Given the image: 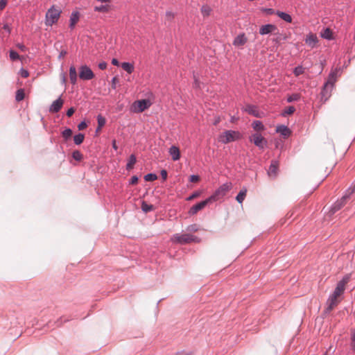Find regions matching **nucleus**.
Listing matches in <instances>:
<instances>
[{"mask_svg":"<svg viewBox=\"0 0 355 355\" xmlns=\"http://www.w3.org/2000/svg\"><path fill=\"white\" fill-rule=\"evenodd\" d=\"M350 277V275L347 274L337 283L333 293L330 295L327 300V306L324 311L326 313H329L338 304L337 298L344 292L345 285L349 282Z\"/></svg>","mask_w":355,"mask_h":355,"instance_id":"1","label":"nucleus"},{"mask_svg":"<svg viewBox=\"0 0 355 355\" xmlns=\"http://www.w3.org/2000/svg\"><path fill=\"white\" fill-rule=\"evenodd\" d=\"M336 81V71H331L329 76L327 82L324 83L320 94L322 98L327 100L331 95V92L333 89L335 82Z\"/></svg>","mask_w":355,"mask_h":355,"instance_id":"2","label":"nucleus"},{"mask_svg":"<svg viewBox=\"0 0 355 355\" xmlns=\"http://www.w3.org/2000/svg\"><path fill=\"white\" fill-rule=\"evenodd\" d=\"M355 192V184L350 187L347 189L340 200L335 202L331 207L330 212L331 214H335L340 210L345 204L347 199L349 198L351 195Z\"/></svg>","mask_w":355,"mask_h":355,"instance_id":"3","label":"nucleus"},{"mask_svg":"<svg viewBox=\"0 0 355 355\" xmlns=\"http://www.w3.org/2000/svg\"><path fill=\"white\" fill-rule=\"evenodd\" d=\"M232 184L231 182H225L220 186L214 193L207 198L210 203L216 202L223 198L226 193L232 189Z\"/></svg>","mask_w":355,"mask_h":355,"instance_id":"4","label":"nucleus"},{"mask_svg":"<svg viewBox=\"0 0 355 355\" xmlns=\"http://www.w3.org/2000/svg\"><path fill=\"white\" fill-rule=\"evenodd\" d=\"M61 10L56 9L54 6H52L46 12L45 16V24L46 26H51L55 24L60 15Z\"/></svg>","mask_w":355,"mask_h":355,"instance_id":"5","label":"nucleus"},{"mask_svg":"<svg viewBox=\"0 0 355 355\" xmlns=\"http://www.w3.org/2000/svg\"><path fill=\"white\" fill-rule=\"evenodd\" d=\"M175 241L180 244H187L191 242L199 243L200 239L191 234H175L173 235Z\"/></svg>","mask_w":355,"mask_h":355,"instance_id":"6","label":"nucleus"},{"mask_svg":"<svg viewBox=\"0 0 355 355\" xmlns=\"http://www.w3.org/2000/svg\"><path fill=\"white\" fill-rule=\"evenodd\" d=\"M239 139V132L234 130H226L220 136V141L223 144H228Z\"/></svg>","mask_w":355,"mask_h":355,"instance_id":"7","label":"nucleus"},{"mask_svg":"<svg viewBox=\"0 0 355 355\" xmlns=\"http://www.w3.org/2000/svg\"><path fill=\"white\" fill-rule=\"evenodd\" d=\"M94 77V73L87 65H82L79 69V78L83 80H89Z\"/></svg>","mask_w":355,"mask_h":355,"instance_id":"8","label":"nucleus"},{"mask_svg":"<svg viewBox=\"0 0 355 355\" xmlns=\"http://www.w3.org/2000/svg\"><path fill=\"white\" fill-rule=\"evenodd\" d=\"M250 141L251 142H253L256 146H257L259 149L261 150L265 148L268 143L266 139L263 137H262L261 134L259 133L253 134L252 137L250 138Z\"/></svg>","mask_w":355,"mask_h":355,"instance_id":"9","label":"nucleus"},{"mask_svg":"<svg viewBox=\"0 0 355 355\" xmlns=\"http://www.w3.org/2000/svg\"><path fill=\"white\" fill-rule=\"evenodd\" d=\"M209 203H210V202L208 200L207 198H206L205 200L196 203L190 208V209L189 210V214L191 216L196 214L199 211L202 210Z\"/></svg>","mask_w":355,"mask_h":355,"instance_id":"10","label":"nucleus"},{"mask_svg":"<svg viewBox=\"0 0 355 355\" xmlns=\"http://www.w3.org/2000/svg\"><path fill=\"white\" fill-rule=\"evenodd\" d=\"M275 31H277V27L272 24H267L261 26L259 28V34L261 35H268L272 33H274Z\"/></svg>","mask_w":355,"mask_h":355,"instance_id":"11","label":"nucleus"},{"mask_svg":"<svg viewBox=\"0 0 355 355\" xmlns=\"http://www.w3.org/2000/svg\"><path fill=\"white\" fill-rule=\"evenodd\" d=\"M64 103L63 100L60 96L58 99L54 101L49 107V112L52 113L58 112L62 107Z\"/></svg>","mask_w":355,"mask_h":355,"instance_id":"12","label":"nucleus"},{"mask_svg":"<svg viewBox=\"0 0 355 355\" xmlns=\"http://www.w3.org/2000/svg\"><path fill=\"white\" fill-rule=\"evenodd\" d=\"M279 167V162L277 160L273 159L270 162V165L269 166L268 171V175L270 177L275 178L277 175Z\"/></svg>","mask_w":355,"mask_h":355,"instance_id":"13","label":"nucleus"},{"mask_svg":"<svg viewBox=\"0 0 355 355\" xmlns=\"http://www.w3.org/2000/svg\"><path fill=\"white\" fill-rule=\"evenodd\" d=\"M248 42V38L245 33H240L238 35L233 41V45L235 46H243Z\"/></svg>","mask_w":355,"mask_h":355,"instance_id":"14","label":"nucleus"},{"mask_svg":"<svg viewBox=\"0 0 355 355\" xmlns=\"http://www.w3.org/2000/svg\"><path fill=\"white\" fill-rule=\"evenodd\" d=\"M276 132L280 133L284 138L288 137L291 134V130L285 125H277Z\"/></svg>","mask_w":355,"mask_h":355,"instance_id":"15","label":"nucleus"},{"mask_svg":"<svg viewBox=\"0 0 355 355\" xmlns=\"http://www.w3.org/2000/svg\"><path fill=\"white\" fill-rule=\"evenodd\" d=\"M137 107H138V112H142L145 110L148 109L151 103L149 100L148 99H142L137 101Z\"/></svg>","mask_w":355,"mask_h":355,"instance_id":"16","label":"nucleus"},{"mask_svg":"<svg viewBox=\"0 0 355 355\" xmlns=\"http://www.w3.org/2000/svg\"><path fill=\"white\" fill-rule=\"evenodd\" d=\"M168 152H169V154L171 155L172 159L173 161H177V160L180 159V149L177 146H172L169 148Z\"/></svg>","mask_w":355,"mask_h":355,"instance_id":"17","label":"nucleus"},{"mask_svg":"<svg viewBox=\"0 0 355 355\" xmlns=\"http://www.w3.org/2000/svg\"><path fill=\"white\" fill-rule=\"evenodd\" d=\"M305 42L309 46L313 47L318 42V40L315 34L310 33L307 35Z\"/></svg>","mask_w":355,"mask_h":355,"instance_id":"18","label":"nucleus"},{"mask_svg":"<svg viewBox=\"0 0 355 355\" xmlns=\"http://www.w3.org/2000/svg\"><path fill=\"white\" fill-rule=\"evenodd\" d=\"M69 78L72 85L76 84L77 82V73L74 65H71L69 67Z\"/></svg>","mask_w":355,"mask_h":355,"instance_id":"19","label":"nucleus"},{"mask_svg":"<svg viewBox=\"0 0 355 355\" xmlns=\"http://www.w3.org/2000/svg\"><path fill=\"white\" fill-rule=\"evenodd\" d=\"M276 15L279 18H281L282 20L285 21L286 22H288V23L292 22V17L288 13H286L283 11L277 10Z\"/></svg>","mask_w":355,"mask_h":355,"instance_id":"20","label":"nucleus"},{"mask_svg":"<svg viewBox=\"0 0 355 355\" xmlns=\"http://www.w3.org/2000/svg\"><path fill=\"white\" fill-rule=\"evenodd\" d=\"M245 111L247 112L249 114H251L255 117H259V111L257 110V107L252 105H248L245 109Z\"/></svg>","mask_w":355,"mask_h":355,"instance_id":"21","label":"nucleus"},{"mask_svg":"<svg viewBox=\"0 0 355 355\" xmlns=\"http://www.w3.org/2000/svg\"><path fill=\"white\" fill-rule=\"evenodd\" d=\"M136 162V156L134 154L130 155L126 164V169L128 171L132 169Z\"/></svg>","mask_w":355,"mask_h":355,"instance_id":"22","label":"nucleus"},{"mask_svg":"<svg viewBox=\"0 0 355 355\" xmlns=\"http://www.w3.org/2000/svg\"><path fill=\"white\" fill-rule=\"evenodd\" d=\"M247 193V189L243 187L236 196V200L239 203H242L244 200Z\"/></svg>","mask_w":355,"mask_h":355,"instance_id":"23","label":"nucleus"},{"mask_svg":"<svg viewBox=\"0 0 355 355\" xmlns=\"http://www.w3.org/2000/svg\"><path fill=\"white\" fill-rule=\"evenodd\" d=\"M122 69L128 73H132L134 71V65L128 62H123L121 63Z\"/></svg>","mask_w":355,"mask_h":355,"instance_id":"24","label":"nucleus"},{"mask_svg":"<svg viewBox=\"0 0 355 355\" xmlns=\"http://www.w3.org/2000/svg\"><path fill=\"white\" fill-rule=\"evenodd\" d=\"M141 208L144 213H148L155 209L153 205H149L146 201H142Z\"/></svg>","mask_w":355,"mask_h":355,"instance_id":"25","label":"nucleus"},{"mask_svg":"<svg viewBox=\"0 0 355 355\" xmlns=\"http://www.w3.org/2000/svg\"><path fill=\"white\" fill-rule=\"evenodd\" d=\"M321 37L328 40H332L333 37L331 30L329 28H324L323 32L321 33Z\"/></svg>","mask_w":355,"mask_h":355,"instance_id":"26","label":"nucleus"},{"mask_svg":"<svg viewBox=\"0 0 355 355\" xmlns=\"http://www.w3.org/2000/svg\"><path fill=\"white\" fill-rule=\"evenodd\" d=\"M252 127L254 130L257 131H261L265 129V127L261 121H254L252 123Z\"/></svg>","mask_w":355,"mask_h":355,"instance_id":"27","label":"nucleus"},{"mask_svg":"<svg viewBox=\"0 0 355 355\" xmlns=\"http://www.w3.org/2000/svg\"><path fill=\"white\" fill-rule=\"evenodd\" d=\"M85 139V135L83 133H78L75 135L73 137V141L76 145L81 144Z\"/></svg>","mask_w":355,"mask_h":355,"instance_id":"28","label":"nucleus"},{"mask_svg":"<svg viewBox=\"0 0 355 355\" xmlns=\"http://www.w3.org/2000/svg\"><path fill=\"white\" fill-rule=\"evenodd\" d=\"M61 135L62 136V137L64 138V139L65 141H67L68 139H69L71 137V135H72V130L71 128H65L62 132H61Z\"/></svg>","mask_w":355,"mask_h":355,"instance_id":"29","label":"nucleus"},{"mask_svg":"<svg viewBox=\"0 0 355 355\" xmlns=\"http://www.w3.org/2000/svg\"><path fill=\"white\" fill-rule=\"evenodd\" d=\"M25 93L23 89H19L17 90L15 95L16 101L19 102L22 101L24 98Z\"/></svg>","mask_w":355,"mask_h":355,"instance_id":"30","label":"nucleus"},{"mask_svg":"<svg viewBox=\"0 0 355 355\" xmlns=\"http://www.w3.org/2000/svg\"><path fill=\"white\" fill-rule=\"evenodd\" d=\"M144 180L147 182L154 181L157 179V175L154 173H150L144 175Z\"/></svg>","mask_w":355,"mask_h":355,"instance_id":"31","label":"nucleus"},{"mask_svg":"<svg viewBox=\"0 0 355 355\" xmlns=\"http://www.w3.org/2000/svg\"><path fill=\"white\" fill-rule=\"evenodd\" d=\"M94 11L101 12H107L109 11V6L107 5H101L98 6L94 7Z\"/></svg>","mask_w":355,"mask_h":355,"instance_id":"32","label":"nucleus"},{"mask_svg":"<svg viewBox=\"0 0 355 355\" xmlns=\"http://www.w3.org/2000/svg\"><path fill=\"white\" fill-rule=\"evenodd\" d=\"M72 157L75 160L80 162L82 160L83 156V154L80 153V151L76 150L73 151V153H72Z\"/></svg>","mask_w":355,"mask_h":355,"instance_id":"33","label":"nucleus"},{"mask_svg":"<svg viewBox=\"0 0 355 355\" xmlns=\"http://www.w3.org/2000/svg\"><path fill=\"white\" fill-rule=\"evenodd\" d=\"M304 69L303 68L302 66L301 65H298L296 67L294 68L293 69V73L295 76H300L301 74L304 73Z\"/></svg>","mask_w":355,"mask_h":355,"instance_id":"34","label":"nucleus"},{"mask_svg":"<svg viewBox=\"0 0 355 355\" xmlns=\"http://www.w3.org/2000/svg\"><path fill=\"white\" fill-rule=\"evenodd\" d=\"M80 18V13L78 11H73L70 16V21L77 23Z\"/></svg>","mask_w":355,"mask_h":355,"instance_id":"35","label":"nucleus"},{"mask_svg":"<svg viewBox=\"0 0 355 355\" xmlns=\"http://www.w3.org/2000/svg\"><path fill=\"white\" fill-rule=\"evenodd\" d=\"M9 56L11 60L15 61L19 59L18 53L14 50H10Z\"/></svg>","mask_w":355,"mask_h":355,"instance_id":"36","label":"nucleus"},{"mask_svg":"<svg viewBox=\"0 0 355 355\" xmlns=\"http://www.w3.org/2000/svg\"><path fill=\"white\" fill-rule=\"evenodd\" d=\"M300 98V95L299 94H293L287 98V102L292 103L293 101H298Z\"/></svg>","mask_w":355,"mask_h":355,"instance_id":"37","label":"nucleus"},{"mask_svg":"<svg viewBox=\"0 0 355 355\" xmlns=\"http://www.w3.org/2000/svg\"><path fill=\"white\" fill-rule=\"evenodd\" d=\"M295 111V108L293 106L287 107L284 112H282V116H285L286 115H289L293 114Z\"/></svg>","mask_w":355,"mask_h":355,"instance_id":"38","label":"nucleus"},{"mask_svg":"<svg viewBox=\"0 0 355 355\" xmlns=\"http://www.w3.org/2000/svg\"><path fill=\"white\" fill-rule=\"evenodd\" d=\"M97 122H98V128H101L103 126L105 125V124L106 123V120L103 116H101V114H98L97 116Z\"/></svg>","mask_w":355,"mask_h":355,"instance_id":"39","label":"nucleus"},{"mask_svg":"<svg viewBox=\"0 0 355 355\" xmlns=\"http://www.w3.org/2000/svg\"><path fill=\"white\" fill-rule=\"evenodd\" d=\"M200 84L201 83L198 79V77L195 73H193V87H195L196 89H200Z\"/></svg>","mask_w":355,"mask_h":355,"instance_id":"40","label":"nucleus"},{"mask_svg":"<svg viewBox=\"0 0 355 355\" xmlns=\"http://www.w3.org/2000/svg\"><path fill=\"white\" fill-rule=\"evenodd\" d=\"M352 342L350 344L351 349L352 351L355 352V330L352 331Z\"/></svg>","mask_w":355,"mask_h":355,"instance_id":"41","label":"nucleus"},{"mask_svg":"<svg viewBox=\"0 0 355 355\" xmlns=\"http://www.w3.org/2000/svg\"><path fill=\"white\" fill-rule=\"evenodd\" d=\"M187 230L189 232H196L198 230V228L196 224H191L187 226Z\"/></svg>","mask_w":355,"mask_h":355,"instance_id":"42","label":"nucleus"},{"mask_svg":"<svg viewBox=\"0 0 355 355\" xmlns=\"http://www.w3.org/2000/svg\"><path fill=\"white\" fill-rule=\"evenodd\" d=\"M201 11H202V13L204 15H209L210 12H211V9L208 6H203L202 8H201Z\"/></svg>","mask_w":355,"mask_h":355,"instance_id":"43","label":"nucleus"},{"mask_svg":"<svg viewBox=\"0 0 355 355\" xmlns=\"http://www.w3.org/2000/svg\"><path fill=\"white\" fill-rule=\"evenodd\" d=\"M19 73L22 78H27L29 76V73L26 69L21 68L19 71Z\"/></svg>","mask_w":355,"mask_h":355,"instance_id":"44","label":"nucleus"},{"mask_svg":"<svg viewBox=\"0 0 355 355\" xmlns=\"http://www.w3.org/2000/svg\"><path fill=\"white\" fill-rule=\"evenodd\" d=\"M119 80L116 76H114L112 78L111 80V87L113 89H115L116 87V83H118Z\"/></svg>","mask_w":355,"mask_h":355,"instance_id":"45","label":"nucleus"},{"mask_svg":"<svg viewBox=\"0 0 355 355\" xmlns=\"http://www.w3.org/2000/svg\"><path fill=\"white\" fill-rule=\"evenodd\" d=\"M87 127V124L85 121H81L78 125V128L79 130H82L85 129Z\"/></svg>","mask_w":355,"mask_h":355,"instance_id":"46","label":"nucleus"},{"mask_svg":"<svg viewBox=\"0 0 355 355\" xmlns=\"http://www.w3.org/2000/svg\"><path fill=\"white\" fill-rule=\"evenodd\" d=\"M166 18L168 21H171L174 18V13L171 11L166 12Z\"/></svg>","mask_w":355,"mask_h":355,"instance_id":"47","label":"nucleus"},{"mask_svg":"<svg viewBox=\"0 0 355 355\" xmlns=\"http://www.w3.org/2000/svg\"><path fill=\"white\" fill-rule=\"evenodd\" d=\"M138 180H139V178L137 175H133L129 180V184H137Z\"/></svg>","mask_w":355,"mask_h":355,"instance_id":"48","label":"nucleus"},{"mask_svg":"<svg viewBox=\"0 0 355 355\" xmlns=\"http://www.w3.org/2000/svg\"><path fill=\"white\" fill-rule=\"evenodd\" d=\"M17 47L20 49L22 52H26L28 50V48L21 43L17 44Z\"/></svg>","mask_w":355,"mask_h":355,"instance_id":"49","label":"nucleus"},{"mask_svg":"<svg viewBox=\"0 0 355 355\" xmlns=\"http://www.w3.org/2000/svg\"><path fill=\"white\" fill-rule=\"evenodd\" d=\"M200 180V177L198 175H191L189 177V181L191 182H196Z\"/></svg>","mask_w":355,"mask_h":355,"instance_id":"50","label":"nucleus"},{"mask_svg":"<svg viewBox=\"0 0 355 355\" xmlns=\"http://www.w3.org/2000/svg\"><path fill=\"white\" fill-rule=\"evenodd\" d=\"M74 112H75V108L71 107L67 110V111L66 112V115L68 117H71L73 114Z\"/></svg>","mask_w":355,"mask_h":355,"instance_id":"51","label":"nucleus"},{"mask_svg":"<svg viewBox=\"0 0 355 355\" xmlns=\"http://www.w3.org/2000/svg\"><path fill=\"white\" fill-rule=\"evenodd\" d=\"M199 193L198 191L193 192L190 196H189L187 200H191L195 198H197L199 196Z\"/></svg>","mask_w":355,"mask_h":355,"instance_id":"52","label":"nucleus"},{"mask_svg":"<svg viewBox=\"0 0 355 355\" xmlns=\"http://www.w3.org/2000/svg\"><path fill=\"white\" fill-rule=\"evenodd\" d=\"M160 174H161V176H162V178L164 180H166V178H167V171L165 170V169H162L160 171Z\"/></svg>","mask_w":355,"mask_h":355,"instance_id":"53","label":"nucleus"},{"mask_svg":"<svg viewBox=\"0 0 355 355\" xmlns=\"http://www.w3.org/2000/svg\"><path fill=\"white\" fill-rule=\"evenodd\" d=\"M7 4V0H0V10H2L5 8Z\"/></svg>","mask_w":355,"mask_h":355,"instance_id":"54","label":"nucleus"},{"mask_svg":"<svg viewBox=\"0 0 355 355\" xmlns=\"http://www.w3.org/2000/svg\"><path fill=\"white\" fill-rule=\"evenodd\" d=\"M107 67V63L105 62H101L98 64V68L101 70L105 69Z\"/></svg>","mask_w":355,"mask_h":355,"instance_id":"55","label":"nucleus"},{"mask_svg":"<svg viewBox=\"0 0 355 355\" xmlns=\"http://www.w3.org/2000/svg\"><path fill=\"white\" fill-rule=\"evenodd\" d=\"M263 11L268 15H272L275 13V10L272 8H264Z\"/></svg>","mask_w":355,"mask_h":355,"instance_id":"56","label":"nucleus"},{"mask_svg":"<svg viewBox=\"0 0 355 355\" xmlns=\"http://www.w3.org/2000/svg\"><path fill=\"white\" fill-rule=\"evenodd\" d=\"M3 28L8 33H10L11 32V28L10 27V26L8 24H3Z\"/></svg>","mask_w":355,"mask_h":355,"instance_id":"57","label":"nucleus"},{"mask_svg":"<svg viewBox=\"0 0 355 355\" xmlns=\"http://www.w3.org/2000/svg\"><path fill=\"white\" fill-rule=\"evenodd\" d=\"M66 54H67L66 51H64V50L61 51L58 55V59L59 60L62 59Z\"/></svg>","mask_w":355,"mask_h":355,"instance_id":"58","label":"nucleus"},{"mask_svg":"<svg viewBox=\"0 0 355 355\" xmlns=\"http://www.w3.org/2000/svg\"><path fill=\"white\" fill-rule=\"evenodd\" d=\"M112 64L114 66H119V62L116 58H113L112 60Z\"/></svg>","mask_w":355,"mask_h":355,"instance_id":"59","label":"nucleus"},{"mask_svg":"<svg viewBox=\"0 0 355 355\" xmlns=\"http://www.w3.org/2000/svg\"><path fill=\"white\" fill-rule=\"evenodd\" d=\"M112 148L114 149V150H117L118 147L116 146V140H113L112 141Z\"/></svg>","mask_w":355,"mask_h":355,"instance_id":"60","label":"nucleus"},{"mask_svg":"<svg viewBox=\"0 0 355 355\" xmlns=\"http://www.w3.org/2000/svg\"><path fill=\"white\" fill-rule=\"evenodd\" d=\"M62 83L65 85L66 84V77L64 73H62Z\"/></svg>","mask_w":355,"mask_h":355,"instance_id":"61","label":"nucleus"},{"mask_svg":"<svg viewBox=\"0 0 355 355\" xmlns=\"http://www.w3.org/2000/svg\"><path fill=\"white\" fill-rule=\"evenodd\" d=\"M76 24V22L70 21L69 28L71 29H73L74 27H75Z\"/></svg>","mask_w":355,"mask_h":355,"instance_id":"62","label":"nucleus"},{"mask_svg":"<svg viewBox=\"0 0 355 355\" xmlns=\"http://www.w3.org/2000/svg\"><path fill=\"white\" fill-rule=\"evenodd\" d=\"M97 1H100V2H102V3H103V2H110L111 1V0H97Z\"/></svg>","mask_w":355,"mask_h":355,"instance_id":"63","label":"nucleus"},{"mask_svg":"<svg viewBox=\"0 0 355 355\" xmlns=\"http://www.w3.org/2000/svg\"><path fill=\"white\" fill-rule=\"evenodd\" d=\"M176 355H189V354H184V353H178Z\"/></svg>","mask_w":355,"mask_h":355,"instance_id":"64","label":"nucleus"}]
</instances>
